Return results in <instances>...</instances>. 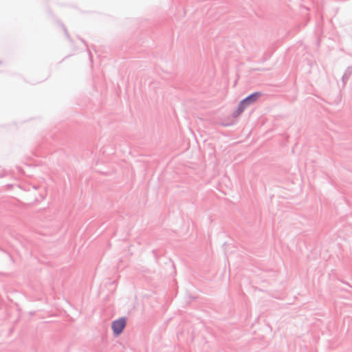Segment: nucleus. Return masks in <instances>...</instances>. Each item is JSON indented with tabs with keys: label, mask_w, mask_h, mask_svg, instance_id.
Segmentation results:
<instances>
[{
	"label": "nucleus",
	"mask_w": 352,
	"mask_h": 352,
	"mask_svg": "<svg viewBox=\"0 0 352 352\" xmlns=\"http://www.w3.org/2000/svg\"><path fill=\"white\" fill-rule=\"evenodd\" d=\"M261 95L262 94L261 92L256 91L243 98L239 103V111H241L242 109H245L248 107L255 103Z\"/></svg>",
	"instance_id": "nucleus-1"
},
{
	"label": "nucleus",
	"mask_w": 352,
	"mask_h": 352,
	"mask_svg": "<svg viewBox=\"0 0 352 352\" xmlns=\"http://www.w3.org/2000/svg\"><path fill=\"white\" fill-rule=\"evenodd\" d=\"M126 320L124 317L120 318L112 322L111 329L113 333V335L118 336L120 335L124 329L126 327Z\"/></svg>",
	"instance_id": "nucleus-2"
},
{
	"label": "nucleus",
	"mask_w": 352,
	"mask_h": 352,
	"mask_svg": "<svg viewBox=\"0 0 352 352\" xmlns=\"http://www.w3.org/2000/svg\"><path fill=\"white\" fill-rule=\"evenodd\" d=\"M352 74V67H349L345 72L344 73L342 77V81L345 85L346 83L347 80L349 78L351 75Z\"/></svg>",
	"instance_id": "nucleus-3"
},
{
	"label": "nucleus",
	"mask_w": 352,
	"mask_h": 352,
	"mask_svg": "<svg viewBox=\"0 0 352 352\" xmlns=\"http://www.w3.org/2000/svg\"><path fill=\"white\" fill-rule=\"evenodd\" d=\"M245 109H242L241 111H239V105L238 104V107L233 112L232 117L236 118L238 116H239L241 113H242L244 111Z\"/></svg>",
	"instance_id": "nucleus-4"
},
{
	"label": "nucleus",
	"mask_w": 352,
	"mask_h": 352,
	"mask_svg": "<svg viewBox=\"0 0 352 352\" xmlns=\"http://www.w3.org/2000/svg\"><path fill=\"white\" fill-rule=\"evenodd\" d=\"M65 32L66 35L67 36V37H69V34H68L67 31L66 30V29H65Z\"/></svg>",
	"instance_id": "nucleus-5"
}]
</instances>
